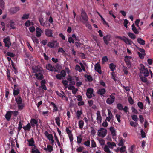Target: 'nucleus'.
<instances>
[{"instance_id": "3c124183", "label": "nucleus", "mask_w": 153, "mask_h": 153, "mask_svg": "<svg viewBox=\"0 0 153 153\" xmlns=\"http://www.w3.org/2000/svg\"><path fill=\"white\" fill-rule=\"evenodd\" d=\"M68 82L66 80H63L62 81V83L64 85L65 88H67Z\"/></svg>"}, {"instance_id": "a18cd8bd", "label": "nucleus", "mask_w": 153, "mask_h": 153, "mask_svg": "<svg viewBox=\"0 0 153 153\" xmlns=\"http://www.w3.org/2000/svg\"><path fill=\"white\" fill-rule=\"evenodd\" d=\"M114 100L111 98H108L106 100V102L109 104H112L114 102Z\"/></svg>"}, {"instance_id": "de8ad7c7", "label": "nucleus", "mask_w": 153, "mask_h": 153, "mask_svg": "<svg viewBox=\"0 0 153 153\" xmlns=\"http://www.w3.org/2000/svg\"><path fill=\"white\" fill-rule=\"evenodd\" d=\"M131 117L132 120L135 121L137 122L138 121V118L137 116L135 115H133L131 116Z\"/></svg>"}, {"instance_id": "774afa93", "label": "nucleus", "mask_w": 153, "mask_h": 153, "mask_svg": "<svg viewBox=\"0 0 153 153\" xmlns=\"http://www.w3.org/2000/svg\"><path fill=\"white\" fill-rule=\"evenodd\" d=\"M83 149V147L82 146H79L76 149V151L78 152H81Z\"/></svg>"}, {"instance_id": "e2e57ef3", "label": "nucleus", "mask_w": 153, "mask_h": 153, "mask_svg": "<svg viewBox=\"0 0 153 153\" xmlns=\"http://www.w3.org/2000/svg\"><path fill=\"white\" fill-rule=\"evenodd\" d=\"M83 23L85 24L86 26L89 29H90L91 28V26L90 24L88 22H83Z\"/></svg>"}, {"instance_id": "ea45409f", "label": "nucleus", "mask_w": 153, "mask_h": 153, "mask_svg": "<svg viewBox=\"0 0 153 153\" xmlns=\"http://www.w3.org/2000/svg\"><path fill=\"white\" fill-rule=\"evenodd\" d=\"M32 39L35 43L37 44H39L38 39L36 37H32Z\"/></svg>"}, {"instance_id": "39448f33", "label": "nucleus", "mask_w": 153, "mask_h": 153, "mask_svg": "<svg viewBox=\"0 0 153 153\" xmlns=\"http://www.w3.org/2000/svg\"><path fill=\"white\" fill-rule=\"evenodd\" d=\"M107 132V130L106 129L102 128L100 130H98V135L99 136L102 137H104L106 136Z\"/></svg>"}, {"instance_id": "09e8293b", "label": "nucleus", "mask_w": 153, "mask_h": 153, "mask_svg": "<svg viewBox=\"0 0 153 153\" xmlns=\"http://www.w3.org/2000/svg\"><path fill=\"white\" fill-rule=\"evenodd\" d=\"M90 128L91 129V134L93 136H94L95 134L96 131L93 127H91Z\"/></svg>"}, {"instance_id": "20e7f679", "label": "nucleus", "mask_w": 153, "mask_h": 153, "mask_svg": "<svg viewBox=\"0 0 153 153\" xmlns=\"http://www.w3.org/2000/svg\"><path fill=\"white\" fill-rule=\"evenodd\" d=\"M81 17L83 20L82 21V22H88V17L85 10H82L81 11Z\"/></svg>"}, {"instance_id": "6ab92c4d", "label": "nucleus", "mask_w": 153, "mask_h": 153, "mask_svg": "<svg viewBox=\"0 0 153 153\" xmlns=\"http://www.w3.org/2000/svg\"><path fill=\"white\" fill-rule=\"evenodd\" d=\"M28 142V145L29 146H33L35 144V141L33 138L32 137L30 139L27 140Z\"/></svg>"}, {"instance_id": "680f3d73", "label": "nucleus", "mask_w": 153, "mask_h": 153, "mask_svg": "<svg viewBox=\"0 0 153 153\" xmlns=\"http://www.w3.org/2000/svg\"><path fill=\"white\" fill-rule=\"evenodd\" d=\"M141 134L142 138H143L146 137L145 133L143 131V129H141Z\"/></svg>"}, {"instance_id": "473e14b6", "label": "nucleus", "mask_w": 153, "mask_h": 153, "mask_svg": "<svg viewBox=\"0 0 153 153\" xmlns=\"http://www.w3.org/2000/svg\"><path fill=\"white\" fill-rule=\"evenodd\" d=\"M54 137H55V140H56V142L57 143V144L58 145V146L60 148H61V146L60 143V142H59V140L58 139L56 135V133L55 132L54 133Z\"/></svg>"}, {"instance_id": "c756f323", "label": "nucleus", "mask_w": 153, "mask_h": 153, "mask_svg": "<svg viewBox=\"0 0 153 153\" xmlns=\"http://www.w3.org/2000/svg\"><path fill=\"white\" fill-rule=\"evenodd\" d=\"M107 144L110 148L112 149L113 148V146H116V144L114 142H108Z\"/></svg>"}, {"instance_id": "4c0bfd02", "label": "nucleus", "mask_w": 153, "mask_h": 153, "mask_svg": "<svg viewBox=\"0 0 153 153\" xmlns=\"http://www.w3.org/2000/svg\"><path fill=\"white\" fill-rule=\"evenodd\" d=\"M117 150H119L120 151L121 153L124 152H125L126 150V147L125 146H122L120 149L119 148H118L117 149Z\"/></svg>"}, {"instance_id": "6e6552de", "label": "nucleus", "mask_w": 153, "mask_h": 153, "mask_svg": "<svg viewBox=\"0 0 153 153\" xmlns=\"http://www.w3.org/2000/svg\"><path fill=\"white\" fill-rule=\"evenodd\" d=\"M93 89L92 88H89L87 90L86 95L88 98H91L93 96H94L93 94Z\"/></svg>"}, {"instance_id": "423d86ee", "label": "nucleus", "mask_w": 153, "mask_h": 153, "mask_svg": "<svg viewBox=\"0 0 153 153\" xmlns=\"http://www.w3.org/2000/svg\"><path fill=\"white\" fill-rule=\"evenodd\" d=\"M17 85H14V89L13 91V94L14 96L18 95L20 93V92L21 90L20 87H18L17 88Z\"/></svg>"}, {"instance_id": "e433bc0d", "label": "nucleus", "mask_w": 153, "mask_h": 153, "mask_svg": "<svg viewBox=\"0 0 153 153\" xmlns=\"http://www.w3.org/2000/svg\"><path fill=\"white\" fill-rule=\"evenodd\" d=\"M19 126L18 127V134L19 133V132L20 131L21 129V128H22V123L21 121H20L19 122V124H18Z\"/></svg>"}, {"instance_id": "f257e3e1", "label": "nucleus", "mask_w": 153, "mask_h": 153, "mask_svg": "<svg viewBox=\"0 0 153 153\" xmlns=\"http://www.w3.org/2000/svg\"><path fill=\"white\" fill-rule=\"evenodd\" d=\"M33 72L35 73V76H36L37 79L38 80H42L44 78V76L43 75V71H42V68H39L37 67L36 69H33Z\"/></svg>"}, {"instance_id": "7c9ffc66", "label": "nucleus", "mask_w": 153, "mask_h": 153, "mask_svg": "<svg viewBox=\"0 0 153 153\" xmlns=\"http://www.w3.org/2000/svg\"><path fill=\"white\" fill-rule=\"evenodd\" d=\"M116 65H114L113 63H111L109 64V68L111 71H113L116 69Z\"/></svg>"}, {"instance_id": "412c9836", "label": "nucleus", "mask_w": 153, "mask_h": 153, "mask_svg": "<svg viewBox=\"0 0 153 153\" xmlns=\"http://www.w3.org/2000/svg\"><path fill=\"white\" fill-rule=\"evenodd\" d=\"M22 128L25 131H30L31 128V126L30 123H28L26 126H23Z\"/></svg>"}, {"instance_id": "c85d7f7f", "label": "nucleus", "mask_w": 153, "mask_h": 153, "mask_svg": "<svg viewBox=\"0 0 153 153\" xmlns=\"http://www.w3.org/2000/svg\"><path fill=\"white\" fill-rule=\"evenodd\" d=\"M46 68L47 70H49L50 71H53V67L50 64H48L46 65Z\"/></svg>"}, {"instance_id": "2eb2a0df", "label": "nucleus", "mask_w": 153, "mask_h": 153, "mask_svg": "<svg viewBox=\"0 0 153 153\" xmlns=\"http://www.w3.org/2000/svg\"><path fill=\"white\" fill-rule=\"evenodd\" d=\"M39 19L41 25L42 26H44L48 22L47 20L44 22V20L42 17H39Z\"/></svg>"}, {"instance_id": "b1692460", "label": "nucleus", "mask_w": 153, "mask_h": 153, "mask_svg": "<svg viewBox=\"0 0 153 153\" xmlns=\"http://www.w3.org/2000/svg\"><path fill=\"white\" fill-rule=\"evenodd\" d=\"M19 10V7H16L11 8L10 9V11L12 13L14 14L16 13Z\"/></svg>"}, {"instance_id": "a19ab883", "label": "nucleus", "mask_w": 153, "mask_h": 153, "mask_svg": "<svg viewBox=\"0 0 153 153\" xmlns=\"http://www.w3.org/2000/svg\"><path fill=\"white\" fill-rule=\"evenodd\" d=\"M55 121H56V122L57 125L58 126H60V118L59 117H57L55 118Z\"/></svg>"}, {"instance_id": "f8f14e48", "label": "nucleus", "mask_w": 153, "mask_h": 153, "mask_svg": "<svg viewBox=\"0 0 153 153\" xmlns=\"http://www.w3.org/2000/svg\"><path fill=\"white\" fill-rule=\"evenodd\" d=\"M31 126L33 127H35V125L38 126V120L34 118H32L30 120V123Z\"/></svg>"}, {"instance_id": "69168bd1", "label": "nucleus", "mask_w": 153, "mask_h": 153, "mask_svg": "<svg viewBox=\"0 0 153 153\" xmlns=\"http://www.w3.org/2000/svg\"><path fill=\"white\" fill-rule=\"evenodd\" d=\"M91 145L92 148L95 147L96 146V143L93 140H91Z\"/></svg>"}, {"instance_id": "393cba45", "label": "nucleus", "mask_w": 153, "mask_h": 153, "mask_svg": "<svg viewBox=\"0 0 153 153\" xmlns=\"http://www.w3.org/2000/svg\"><path fill=\"white\" fill-rule=\"evenodd\" d=\"M109 147L107 145H105L104 147L103 150L106 153H111V152L109 149Z\"/></svg>"}, {"instance_id": "a878e982", "label": "nucleus", "mask_w": 153, "mask_h": 153, "mask_svg": "<svg viewBox=\"0 0 153 153\" xmlns=\"http://www.w3.org/2000/svg\"><path fill=\"white\" fill-rule=\"evenodd\" d=\"M128 67L130 68L131 67V63L129 59H124Z\"/></svg>"}, {"instance_id": "f704fd0d", "label": "nucleus", "mask_w": 153, "mask_h": 153, "mask_svg": "<svg viewBox=\"0 0 153 153\" xmlns=\"http://www.w3.org/2000/svg\"><path fill=\"white\" fill-rule=\"evenodd\" d=\"M77 143L78 144L80 143L82 140V138L81 135H79L77 137Z\"/></svg>"}, {"instance_id": "5fc2aeb1", "label": "nucleus", "mask_w": 153, "mask_h": 153, "mask_svg": "<svg viewBox=\"0 0 153 153\" xmlns=\"http://www.w3.org/2000/svg\"><path fill=\"white\" fill-rule=\"evenodd\" d=\"M11 114L13 115V116L15 117H16L19 114L18 112L17 111H11Z\"/></svg>"}, {"instance_id": "a211bd4d", "label": "nucleus", "mask_w": 153, "mask_h": 153, "mask_svg": "<svg viewBox=\"0 0 153 153\" xmlns=\"http://www.w3.org/2000/svg\"><path fill=\"white\" fill-rule=\"evenodd\" d=\"M45 83L46 81L45 79L42 80L41 82V87L42 89L44 90H47L46 86L45 85Z\"/></svg>"}, {"instance_id": "79ce46f5", "label": "nucleus", "mask_w": 153, "mask_h": 153, "mask_svg": "<svg viewBox=\"0 0 153 153\" xmlns=\"http://www.w3.org/2000/svg\"><path fill=\"white\" fill-rule=\"evenodd\" d=\"M125 140H123L122 139H121L119 142L118 143V145L120 146H123V145H124V143L125 142Z\"/></svg>"}, {"instance_id": "338daca9", "label": "nucleus", "mask_w": 153, "mask_h": 153, "mask_svg": "<svg viewBox=\"0 0 153 153\" xmlns=\"http://www.w3.org/2000/svg\"><path fill=\"white\" fill-rule=\"evenodd\" d=\"M60 74L62 77H65L66 75V71L64 70H62Z\"/></svg>"}, {"instance_id": "603ef678", "label": "nucleus", "mask_w": 153, "mask_h": 153, "mask_svg": "<svg viewBox=\"0 0 153 153\" xmlns=\"http://www.w3.org/2000/svg\"><path fill=\"white\" fill-rule=\"evenodd\" d=\"M130 124L131 126L134 127H137L138 125V124L137 123H134L132 121L130 122Z\"/></svg>"}, {"instance_id": "864d4df0", "label": "nucleus", "mask_w": 153, "mask_h": 153, "mask_svg": "<svg viewBox=\"0 0 153 153\" xmlns=\"http://www.w3.org/2000/svg\"><path fill=\"white\" fill-rule=\"evenodd\" d=\"M69 138L70 142L71 143V144L72 145L73 143V135L72 134H71L69 135H68Z\"/></svg>"}, {"instance_id": "f3484780", "label": "nucleus", "mask_w": 153, "mask_h": 153, "mask_svg": "<svg viewBox=\"0 0 153 153\" xmlns=\"http://www.w3.org/2000/svg\"><path fill=\"white\" fill-rule=\"evenodd\" d=\"M11 112H12L11 111H10L7 112L5 115V117L6 119L8 121H9L10 119L11 115H12Z\"/></svg>"}, {"instance_id": "4d7b16f0", "label": "nucleus", "mask_w": 153, "mask_h": 153, "mask_svg": "<svg viewBox=\"0 0 153 153\" xmlns=\"http://www.w3.org/2000/svg\"><path fill=\"white\" fill-rule=\"evenodd\" d=\"M128 102L131 105L133 104L134 103L133 100L132 99L131 96H129L128 97Z\"/></svg>"}, {"instance_id": "2f4dec72", "label": "nucleus", "mask_w": 153, "mask_h": 153, "mask_svg": "<svg viewBox=\"0 0 153 153\" xmlns=\"http://www.w3.org/2000/svg\"><path fill=\"white\" fill-rule=\"evenodd\" d=\"M128 35L132 39L134 40L136 38V36L133 33L131 32H129L128 33Z\"/></svg>"}, {"instance_id": "9b49d317", "label": "nucleus", "mask_w": 153, "mask_h": 153, "mask_svg": "<svg viewBox=\"0 0 153 153\" xmlns=\"http://www.w3.org/2000/svg\"><path fill=\"white\" fill-rule=\"evenodd\" d=\"M45 32L46 36L48 37H53L52 30L49 29H46L45 30Z\"/></svg>"}, {"instance_id": "49530a36", "label": "nucleus", "mask_w": 153, "mask_h": 153, "mask_svg": "<svg viewBox=\"0 0 153 153\" xmlns=\"http://www.w3.org/2000/svg\"><path fill=\"white\" fill-rule=\"evenodd\" d=\"M127 68L126 67L123 66V71L124 74L127 75L128 73V71L127 70Z\"/></svg>"}, {"instance_id": "1a4fd4ad", "label": "nucleus", "mask_w": 153, "mask_h": 153, "mask_svg": "<svg viewBox=\"0 0 153 153\" xmlns=\"http://www.w3.org/2000/svg\"><path fill=\"white\" fill-rule=\"evenodd\" d=\"M58 45V43L56 41H53L52 42H49L47 46L50 48H53L57 46Z\"/></svg>"}, {"instance_id": "72a5a7b5", "label": "nucleus", "mask_w": 153, "mask_h": 153, "mask_svg": "<svg viewBox=\"0 0 153 153\" xmlns=\"http://www.w3.org/2000/svg\"><path fill=\"white\" fill-rule=\"evenodd\" d=\"M137 41L138 43L142 45H144L145 44V41L144 40L141 38H138Z\"/></svg>"}, {"instance_id": "dca6fc26", "label": "nucleus", "mask_w": 153, "mask_h": 153, "mask_svg": "<svg viewBox=\"0 0 153 153\" xmlns=\"http://www.w3.org/2000/svg\"><path fill=\"white\" fill-rule=\"evenodd\" d=\"M42 30L39 27L36 28V36L37 37H40L41 36L42 33Z\"/></svg>"}, {"instance_id": "bb28decb", "label": "nucleus", "mask_w": 153, "mask_h": 153, "mask_svg": "<svg viewBox=\"0 0 153 153\" xmlns=\"http://www.w3.org/2000/svg\"><path fill=\"white\" fill-rule=\"evenodd\" d=\"M105 92V90L104 88L100 89L98 91V93L100 95H103Z\"/></svg>"}, {"instance_id": "052dcab7", "label": "nucleus", "mask_w": 153, "mask_h": 153, "mask_svg": "<svg viewBox=\"0 0 153 153\" xmlns=\"http://www.w3.org/2000/svg\"><path fill=\"white\" fill-rule=\"evenodd\" d=\"M31 153H40V152L38 150V149H36V150H34L33 149H31Z\"/></svg>"}, {"instance_id": "bf43d9fd", "label": "nucleus", "mask_w": 153, "mask_h": 153, "mask_svg": "<svg viewBox=\"0 0 153 153\" xmlns=\"http://www.w3.org/2000/svg\"><path fill=\"white\" fill-rule=\"evenodd\" d=\"M7 56L11 57H13L15 56V55L12 53L7 52Z\"/></svg>"}, {"instance_id": "6e6d98bb", "label": "nucleus", "mask_w": 153, "mask_h": 153, "mask_svg": "<svg viewBox=\"0 0 153 153\" xmlns=\"http://www.w3.org/2000/svg\"><path fill=\"white\" fill-rule=\"evenodd\" d=\"M14 23L13 22H11L9 24V26L10 27H11L12 29H14L15 28V27L14 26Z\"/></svg>"}, {"instance_id": "5701e85b", "label": "nucleus", "mask_w": 153, "mask_h": 153, "mask_svg": "<svg viewBox=\"0 0 153 153\" xmlns=\"http://www.w3.org/2000/svg\"><path fill=\"white\" fill-rule=\"evenodd\" d=\"M110 130L113 136H115L116 135V131L113 127H111L110 128Z\"/></svg>"}, {"instance_id": "cd10ccee", "label": "nucleus", "mask_w": 153, "mask_h": 153, "mask_svg": "<svg viewBox=\"0 0 153 153\" xmlns=\"http://www.w3.org/2000/svg\"><path fill=\"white\" fill-rule=\"evenodd\" d=\"M44 150L45 151L48 150L50 152H51L53 150V147L50 145H48L47 148H44Z\"/></svg>"}, {"instance_id": "37998d69", "label": "nucleus", "mask_w": 153, "mask_h": 153, "mask_svg": "<svg viewBox=\"0 0 153 153\" xmlns=\"http://www.w3.org/2000/svg\"><path fill=\"white\" fill-rule=\"evenodd\" d=\"M84 122L82 120H80L79 123V124L80 128L82 129L84 125Z\"/></svg>"}, {"instance_id": "ddd939ff", "label": "nucleus", "mask_w": 153, "mask_h": 153, "mask_svg": "<svg viewBox=\"0 0 153 153\" xmlns=\"http://www.w3.org/2000/svg\"><path fill=\"white\" fill-rule=\"evenodd\" d=\"M111 36L110 35H107L106 36H104L103 37V39L104 43L108 45L109 43V42L110 40Z\"/></svg>"}, {"instance_id": "7ed1b4c3", "label": "nucleus", "mask_w": 153, "mask_h": 153, "mask_svg": "<svg viewBox=\"0 0 153 153\" xmlns=\"http://www.w3.org/2000/svg\"><path fill=\"white\" fill-rule=\"evenodd\" d=\"M116 38L119 39L123 41L126 44L131 45L132 43L133 42L128 38L126 37L125 36H123V37L118 36H115Z\"/></svg>"}, {"instance_id": "c9c22d12", "label": "nucleus", "mask_w": 153, "mask_h": 153, "mask_svg": "<svg viewBox=\"0 0 153 153\" xmlns=\"http://www.w3.org/2000/svg\"><path fill=\"white\" fill-rule=\"evenodd\" d=\"M29 16L30 14L29 13L27 14H24L23 15V16L22 17L21 19L23 20L27 19L29 18Z\"/></svg>"}, {"instance_id": "0e129e2a", "label": "nucleus", "mask_w": 153, "mask_h": 153, "mask_svg": "<svg viewBox=\"0 0 153 153\" xmlns=\"http://www.w3.org/2000/svg\"><path fill=\"white\" fill-rule=\"evenodd\" d=\"M108 60V59L106 56H105L102 58V62L103 63L107 62Z\"/></svg>"}, {"instance_id": "aec40b11", "label": "nucleus", "mask_w": 153, "mask_h": 153, "mask_svg": "<svg viewBox=\"0 0 153 153\" xmlns=\"http://www.w3.org/2000/svg\"><path fill=\"white\" fill-rule=\"evenodd\" d=\"M15 101L17 104H21L22 102V100L20 96H18L15 97Z\"/></svg>"}, {"instance_id": "0eeeda50", "label": "nucleus", "mask_w": 153, "mask_h": 153, "mask_svg": "<svg viewBox=\"0 0 153 153\" xmlns=\"http://www.w3.org/2000/svg\"><path fill=\"white\" fill-rule=\"evenodd\" d=\"M3 42L5 44V46L7 48H9L11 45L10 39L9 37H7L4 39Z\"/></svg>"}, {"instance_id": "4be33fe9", "label": "nucleus", "mask_w": 153, "mask_h": 153, "mask_svg": "<svg viewBox=\"0 0 153 153\" xmlns=\"http://www.w3.org/2000/svg\"><path fill=\"white\" fill-rule=\"evenodd\" d=\"M132 30L135 34H138L139 33L137 29L135 27L134 24H133L132 25Z\"/></svg>"}, {"instance_id": "f03ea898", "label": "nucleus", "mask_w": 153, "mask_h": 153, "mask_svg": "<svg viewBox=\"0 0 153 153\" xmlns=\"http://www.w3.org/2000/svg\"><path fill=\"white\" fill-rule=\"evenodd\" d=\"M140 71L141 73L143 74L144 76H148L149 74L148 69L146 68L144 65L142 64L140 65Z\"/></svg>"}, {"instance_id": "9d476101", "label": "nucleus", "mask_w": 153, "mask_h": 153, "mask_svg": "<svg viewBox=\"0 0 153 153\" xmlns=\"http://www.w3.org/2000/svg\"><path fill=\"white\" fill-rule=\"evenodd\" d=\"M94 69L95 70L100 74H101L102 71L101 70V67L99 63H97L95 65Z\"/></svg>"}, {"instance_id": "13d9d810", "label": "nucleus", "mask_w": 153, "mask_h": 153, "mask_svg": "<svg viewBox=\"0 0 153 153\" xmlns=\"http://www.w3.org/2000/svg\"><path fill=\"white\" fill-rule=\"evenodd\" d=\"M68 41L70 43H74V39H73V38L71 37H70L68 38Z\"/></svg>"}, {"instance_id": "c03bdc74", "label": "nucleus", "mask_w": 153, "mask_h": 153, "mask_svg": "<svg viewBox=\"0 0 153 153\" xmlns=\"http://www.w3.org/2000/svg\"><path fill=\"white\" fill-rule=\"evenodd\" d=\"M85 76L88 81L91 82L93 81L92 77L90 75H87V76Z\"/></svg>"}, {"instance_id": "58836bf2", "label": "nucleus", "mask_w": 153, "mask_h": 153, "mask_svg": "<svg viewBox=\"0 0 153 153\" xmlns=\"http://www.w3.org/2000/svg\"><path fill=\"white\" fill-rule=\"evenodd\" d=\"M137 54L140 58L142 59L144 58V56L146 55L145 53H141L139 52H137Z\"/></svg>"}, {"instance_id": "8fccbe9b", "label": "nucleus", "mask_w": 153, "mask_h": 153, "mask_svg": "<svg viewBox=\"0 0 153 153\" xmlns=\"http://www.w3.org/2000/svg\"><path fill=\"white\" fill-rule=\"evenodd\" d=\"M82 114V111L78 110L76 112L77 117L78 119H79L81 116V115Z\"/></svg>"}, {"instance_id": "4468645a", "label": "nucleus", "mask_w": 153, "mask_h": 153, "mask_svg": "<svg viewBox=\"0 0 153 153\" xmlns=\"http://www.w3.org/2000/svg\"><path fill=\"white\" fill-rule=\"evenodd\" d=\"M97 120L98 123L99 124L101 123L102 118L99 111H98L97 112Z\"/></svg>"}]
</instances>
